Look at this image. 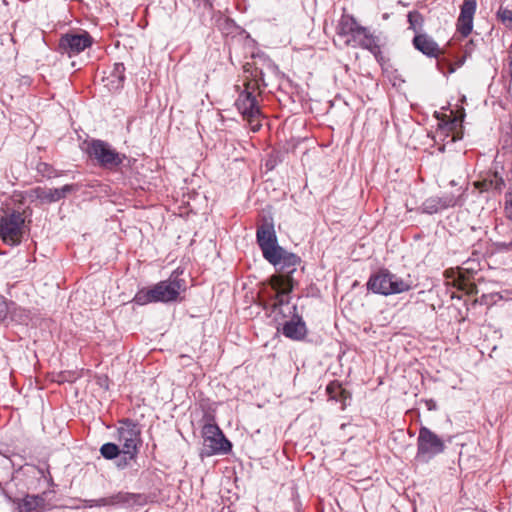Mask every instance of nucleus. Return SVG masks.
I'll return each instance as SVG.
<instances>
[{
	"instance_id": "nucleus-39",
	"label": "nucleus",
	"mask_w": 512,
	"mask_h": 512,
	"mask_svg": "<svg viewBox=\"0 0 512 512\" xmlns=\"http://www.w3.org/2000/svg\"><path fill=\"white\" fill-rule=\"evenodd\" d=\"M269 165H270V168H273L272 162L268 161V162L266 163V166H269Z\"/></svg>"
},
{
	"instance_id": "nucleus-9",
	"label": "nucleus",
	"mask_w": 512,
	"mask_h": 512,
	"mask_svg": "<svg viewBox=\"0 0 512 512\" xmlns=\"http://www.w3.org/2000/svg\"><path fill=\"white\" fill-rule=\"evenodd\" d=\"M235 106L243 118L252 125L254 131L260 128L261 125L258 119L261 116V111L254 91L250 90V83H248L245 90L239 94Z\"/></svg>"
},
{
	"instance_id": "nucleus-8",
	"label": "nucleus",
	"mask_w": 512,
	"mask_h": 512,
	"mask_svg": "<svg viewBox=\"0 0 512 512\" xmlns=\"http://www.w3.org/2000/svg\"><path fill=\"white\" fill-rule=\"evenodd\" d=\"M118 441L122 444V454H129V458H136L141 445V432L138 424L133 420L120 421L117 429Z\"/></svg>"
},
{
	"instance_id": "nucleus-21",
	"label": "nucleus",
	"mask_w": 512,
	"mask_h": 512,
	"mask_svg": "<svg viewBox=\"0 0 512 512\" xmlns=\"http://www.w3.org/2000/svg\"><path fill=\"white\" fill-rule=\"evenodd\" d=\"M505 183L498 172H488L482 180L475 182V187L481 192L484 191H501Z\"/></svg>"
},
{
	"instance_id": "nucleus-12",
	"label": "nucleus",
	"mask_w": 512,
	"mask_h": 512,
	"mask_svg": "<svg viewBox=\"0 0 512 512\" xmlns=\"http://www.w3.org/2000/svg\"><path fill=\"white\" fill-rule=\"evenodd\" d=\"M141 496L135 493L129 492H118L114 495L108 497H102L99 499H85L82 500L84 508H93V507H104V506H131L138 503Z\"/></svg>"
},
{
	"instance_id": "nucleus-10",
	"label": "nucleus",
	"mask_w": 512,
	"mask_h": 512,
	"mask_svg": "<svg viewBox=\"0 0 512 512\" xmlns=\"http://www.w3.org/2000/svg\"><path fill=\"white\" fill-rule=\"evenodd\" d=\"M91 44L92 37L87 32L66 33L59 40L58 50L60 53L72 57L90 47Z\"/></svg>"
},
{
	"instance_id": "nucleus-37",
	"label": "nucleus",
	"mask_w": 512,
	"mask_h": 512,
	"mask_svg": "<svg viewBox=\"0 0 512 512\" xmlns=\"http://www.w3.org/2000/svg\"><path fill=\"white\" fill-rule=\"evenodd\" d=\"M269 165H270V168H273L272 162L268 161V162L266 163V166H269Z\"/></svg>"
},
{
	"instance_id": "nucleus-13",
	"label": "nucleus",
	"mask_w": 512,
	"mask_h": 512,
	"mask_svg": "<svg viewBox=\"0 0 512 512\" xmlns=\"http://www.w3.org/2000/svg\"><path fill=\"white\" fill-rule=\"evenodd\" d=\"M460 197L461 195L456 196L452 193L445 194L441 197L433 196L426 199L422 203L420 210L422 213L430 215L436 214L444 209L458 205L460 202Z\"/></svg>"
},
{
	"instance_id": "nucleus-34",
	"label": "nucleus",
	"mask_w": 512,
	"mask_h": 512,
	"mask_svg": "<svg viewBox=\"0 0 512 512\" xmlns=\"http://www.w3.org/2000/svg\"><path fill=\"white\" fill-rule=\"evenodd\" d=\"M509 69H510V76L512 77V42H511V45L509 47Z\"/></svg>"
},
{
	"instance_id": "nucleus-27",
	"label": "nucleus",
	"mask_w": 512,
	"mask_h": 512,
	"mask_svg": "<svg viewBox=\"0 0 512 512\" xmlns=\"http://www.w3.org/2000/svg\"><path fill=\"white\" fill-rule=\"evenodd\" d=\"M10 310V304L3 295L0 294V321H3Z\"/></svg>"
},
{
	"instance_id": "nucleus-28",
	"label": "nucleus",
	"mask_w": 512,
	"mask_h": 512,
	"mask_svg": "<svg viewBox=\"0 0 512 512\" xmlns=\"http://www.w3.org/2000/svg\"><path fill=\"white\" fill-rule=\"evenodd\" d=\"M129 454H122L121 457H118V460L116 462V466L119 469H125L131 465V462L134 461L136 458H129Z\"/></svg>"
},
{
	"instance_id": "nucleus-33",
	"label": "nucleus",
	"mask_w": 512,
	"mask_h": 512,
	"mask_svg": "<svg viewBox=\"0 0 512 512\" xmlns=\"http://www.w3.org/2000/svg\"><path fill=\"white\" fill-rule=\"evenodd\" d=\"M425 403L428 410L431 411L437 409V404L433 399L426 400Z\"/></svg>"
},
{
	"instance_id": "nucleus-20",
	"label": "nucleus",
	"mask_w": 512,
	"mask_h": 512,
	"mask_svg": "<svg viewBox=\"0 0 512 512\" xmlns=\"http://www.w3.org/2000/svg\"><path fill=\"white\" fill-rule=\"evenodd\" d=\"M414 47L429 57H437L440 49L438 44L426 34L416 35L413 39Z\"/></svg>"
},
{
	"instance_id": "nucleus-32",
	"label": "nucleus",
	"mask_w": 512,
	"mask_h": 512,
	"mask_svg": "<svg viewBox=\"0 0 512 512\" xmlns=\"http://www.w3.org/2000/svg\"><path fill=\"white\" fill-rule=\"evenodd\" d=\"M463 117H464V115H462V116H461V118L459 119L458 117H456V116H455V117L451 120V122H450V124H449V125H450V129H451V130H455V129L457 128V126L462 127V124H461V123H462V121H463Z\"/></svg>"
},
{
	"instance_id": "nucleus-16",
	"label": "nucleus",
	"mask_w": 512,
	"mask_h": 512,
	"mask_svg": "<svg viewBox=\"0 0 512 512\" xmlns=\"http://www.w3.org/2000/svg\"><path fill=\"white\" fill-rule=\"evenodd\" d=\"M345 44L351 47H361L371 52L376 59L381 55V49L378 45L377 38L370 33L368 28L365 27V32L355 38H347Z\"/></svg>"
},
{
	"instance_id": "nucleus-36",
	"label": "nucleus",
	"mask_w": 512,
	"mask_h": 512,
	"mask_svg": "<svg viewBox=\"0 0 512 512\" xmlns=\"http://www.w3.org/2000/svg\"><path fill=\"white\" fill-rule=\"evenodd\" d=\"M205 4L208 5L210 8L213 5V0H204Z\"/></svg>"
},
{
	"instance_id": "nucleus-38",
	"label": "nucleus",
	"mask_w": 512,
	"mask_h": 512,
	"mask_svg": "<svg viewBox=\"0 0 512 512\" xmlns=\"http://www.w3.org/2000/svg\"><path fill=\"white\" fill-rule=\"evenodd\" d=\"M269 165H270V168H273L272 162L268 161V162L266 163V166H269Z\"/></svg>"
},
{
	"instance_id": "nucleus-18",
	"label": "nucleus",
	"mask_w": 512,
	"mask_h": 512,
	"mask_svg": "<svg viewBox=\"0 0 512 512\" xmlns=\"http://www.w3.org/2000/svg\"><path fill=\"white\" fill-rule=\"evenodd\" d=\"M365 32V27L361 26L357 20L350 14H343L337 25V34L341 37L355 38Z\"/></svg>"
},
{
	"instance_id": "nucleus-15",
	"label": "nucleus",
	"mask_w": 512,
	"mask_h": 512,
	"mask_svg": "<svg viewBox=\"0 0 512 512\" xmlns=\"http://www.w3.org/2000/svg\"><path fill=\"white\" fill-rule=\"evenodd\" d=\"M476 7V0H464L461 5L460 15L457 19V31L463 37L469 36L472 32Z\"/></svg>"
},
{
	"instance_id": "nucleus-30",
	"label": "nucleus",
	"mask_w": 512,
	"mask_h": 512,
	"mask_svg": "<svg viewBox=\"0 0 512 512\" xmlns=\"http://www.w3.org/2000/svg\"><path fill=\"white\" fill-rule=\"evenodd\" d=\"M124 71L125 67L122 63L115 64L113 76L118 77L119 84H122V82L124 81Z\"/></svg>"
},
{
	"instance_id": "nucleus-19",
	"label": "nucleus",
	"mask_w": 512,
	"mask_h": 512,
	"mask_svg": "<svg viewBox=\"0 0 512 512\" xmlns=\"http://www.w3.org/2000/svg\"><path fill=\"white\" fill-rule=\"evenodd\" d=\"M282 333L287 338L301 340L307 334L305 322L300 317L296 316L284 323Z\"/></svg>"
},
{
	"instance_id": "nucleus-25",
	"label": "nucleus",
	"mask_w": 512,
	"mask_h": 512,
	"mask_svg": "<svg viewBox=\"0 0 512 512\" xmlns=\"http://www.w3.org/2000/svg\"><path fill=\"white\" fill-rule=\"evenodd\" d=\"M498 17L507 28L512 29V10L500 8Z\"/></svg>"
},
{
	"instance_id": "nucleus-6",
	"label": "nucleus",
	"mask_w": 512,
	"mask_h": 512,
	"mask_svg": "<svg viewBox=\"0 0 512 512\" xmlns=\"http://www.w3.org/2000/svg\"><path fill=\"white\" fill-rule=\"evenodd\" d=\"M202 437V456L225 454L231 450V443L226 439L223 432L215 424H205L202 429Z\"/></svg>"
},
{
	"instance_id": "nucleus-3",
	"label": "nucleus",
	"mask_w": 512,
	"mask_h": 512,
	"mask_svg": "<svg viewBox=\"0 0 512 512\" xmlns=\"http://www.w3.org/2000/svg\"><path fill=\"white\" fill-rule=\"evenodd\" d=\"M367 288L374 293L388 296L410 290L411 284L389 270L382 269L370 276Z\"/></svg>"
},
{
	"instance_id": "nucleus-22",
	"label": "nucleus",
	"mask_w": 512,
	"mask_h": 512,
	"mask_svg": "<svg viewBox=\"0 0 512 512\" xmlns=\"http://www.w3.org/2000/svg\"><path fill=\"white\" fill-rule=\"evenodd\" d=\"M326 392L330 399L335 400L337 402H345L347 398V392L342 388L341 384L337 381L331 382L326 387Z\"/></svg>"
},
{
	"instance_id": "nucleus-24",
	"label": "nucleus",
	"mask_w": 512,
	"mask_h": 512,
	"mask_svg": "<svg viewBox=\"0 0 512 512\" xmlns=\"http://www.w3.org/2000/svg\"><path fill=\"white\" fill-rule=\"evenodd\" d=\"M36 170L43 177L49 179L57 176L55 169L46 162H39L36 166Z\"/></svg>"
},
{
	"instance_id": "nucleus-7",
	"label": "nucleus",
	"mask_w": 512,
	"mask_h": 512,
	"mask_svg": "<svg viewBox=\"0 0 512 512\" xmlns=\"http://www.w3.org/2000/svg\"><path fill=\"white\" fill-rule=\"evenodd\" d=\"M25 219L19 211H12L0 219V238L10 246L18 245L23 237Z\"/></svg>"
},
{
	"instance_id": "nucleus-35",
	"label": "nucleus",
	"mask_w": 512,
	"mask_h": 512,
	"mask_svg": "<svg viewBox=\"0 0 512 512\" xmlns=\"http://www.w3.org/2000/svg\"><path fill=\"white\" fill-rule=\"evenodd\" d=\"M462 136H463V135H462V132H456V133L453 135L452 140H453V141L460 140V139H462Z\"/></svg>"
},
{
	"instance_id": "nucleus-31",
	"label": "nucleus",
	"mask_w": 512,
	"mask_h": 512,
	"mask_svg": "<svg viewBox=\"0 0 512 512\" xmlns=\"http://www.w3.org/2000/svg\"><path fill=\"white\" fill-rule=\"evenodd\" d=\"M495 245L500 251H512V240L509 242H496Z\"/></svg>"
},
{
	"instance_id": "nucleus-1",
	"label": "nucleus",
	"mask_w": 512,
	"mask_h": 512,
	"mask_svg": "<svg viewBox=\"0 0 512 512\" xmlns=\"http://www.w3.org/2000/svg\"><path fill=\"white\" fill-rule=\"evenodd\" d=\"M273 257L266 260L278 272L269 279L272 289L276 292L274 302L276 308L289 303V295L296 284L292 275L300 264L301 258L292 252H288L283 247L279 248Z\"/></svg>"
},
{
	"instance_id": "nucleus-23",
	"label": "nucleus",
	"mask_w": 512,
	"mask_h": 512,
	"mask_svg": "<svg viewBox=\"0 0 512 512\" xmlns=\"http://www.w3.org/2000/svg\"><path fill=\"white\" fill-rule=\"evenodd\" d=\"M100 453L105 459L112 460L118 458L122 450L115 443L108 442L101 446Z\"/></svg>"
},
{
	"instance_id": "nucleus-26",
	"label": "nucleus",
	"mask_w": 512,
	"mask_h": 512,
	"mask_svg": "<svg viewBox=\"0 0 512 512\" xmlns=\"http://www.w3.org/2000/svg\"><path fill=\"white\" fill-rule=\"evenodd\" d=\"M505 215L512 221V189L505 194Z\"/></svg>"
},
{
	"instance_id": "nucleus-29",
	"label": "nucleus",
	"mask_w": 512,
	"mask_h": 512,
	"mask_svg": "<svg viewBox=\"0 0 512 512\" xmlns=\"http://www.w3.org/2000/svg\"><path fill=\"white\" fill-rule=\"evenodd\" d=\"M422 21L421 14L417 11H411L408 13V22L413 29H416V25Z\"/></svg>"
},
{
	"instance_id": "nucleus-14",
	"label": "nucleus",
	"mask_w": 512,
	"mask_h": 512,
	"mask_svg": "<svg viewBox=\"0 0 512 512\" xmlns=\"http://www.w3.org/2000/svg\"><path fill=\"white\" fill-rule=\"evenodd\" d=\"M6 499L16 505L17 512H44L46 500L41 495L27 494L22 499L12 498L4 492Z\"/></svg>"
},
{
	"instance_id": "nucleus-4",
	"label": "nucleus",
	"mask_w": 512,
	"mask_h": 512,
	"mask_svg": "<svg viewBox=\"0 0 512 512\" xmlns=\"http://www.w3.org/2000/svg\"><path fill=\"white\" fill-rule=\"evenodd\" d=\"M86 152L98 166L108 170L117 169L126 159L124 154L118 153L109 143L100 139L90 141Z\"/></svg>"
},
{
	"instance_id": "nucleus-17",
	"label": "nucleus",
	"mask_w": 512,
	"mask_h": 512,
	"mask_svg": "<svg viewBox=\"0 0 512 512\" xmlns=\"http://www.w3.org/2000/svg\"><path fill=\"white\" fill-rule=\"evenodd\" d=\"M74 190H76V187L73 184H67L61 188L36 187L33 189V194L42 202L52 203L63 199L67 193Z\"/></svg>"
},
{
	"instance_id": "nucleus-11",
	"label": "nucleus",
	"mask_w": 512,
	"mask_h": 512,
	"mask_svg": "<svg viewBox=\"0 0 512 512\" xmlns=\"http://www.w3.org/2000/svg\"><path fill=\"white\" fill-rule=\"evenodd\" d=\"M256 240L265 260L274 258V253L281 248L272 223L264 222L257 228Z\"/></svg>"
},
{
	"instance_id": "nucleus-2",
	"label": "nucleus",
	"mask_w": 512,
	"mask_h": 512,
	"mask_svg": "<svg viewBox=\"0 0 512 512\" xmlns=\"http://www.w3.org/2000/svg\"><path fill=\"white\" fill-rule=\"evenodd\" d=\"M186 289V283L177 276L160 281L151 288H143L134 296L133 301L138 305H146L153 302L176 301L180 292Z\"/></svg>"
},
{
	"instance_id": "nucleus-5",
	"label": "nucleus",
	"mask_w": 512,
	"mask_h": 512,
	"mask_svg": "<svg viewBox=\"0 0 512 512\" xmlns=\"http://www.w3.org/2000/svg\"><path fill=\"white\" fill-rule=\"evenodd\" d=\"M445 447L444 441L429 428L422 426L419 429L416 454L418 461L428 463L435 456L443 453Z\"/></svg>"
}]
</instances>
